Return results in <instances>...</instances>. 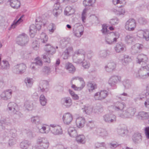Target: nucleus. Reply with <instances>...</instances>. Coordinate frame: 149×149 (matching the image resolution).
<instances>
[{
	"mask_svg": "<svg viewBox=\"0 0 149 149\" xmlns=\"http://www.w3.org/2000/svg\"><path fill=\"white\" fill-rule=\"evenodd\" d=\"M137 59V62L142 66L139 69L138 74H134L135 76L143 79L148 78L149 77V68L147 64L148 59L147 56L143 54H139Z\"/></svg>",
	"mask_w": 149,
	"mask_h": 149,
	"instance_id": "obj_1",
	"label": "nucleus"
},
{
	"mask_svg": "<svg viewBox=\"0 0 149 149\" xmlns=\"http://www.w3.org/2000/svg\"><path fill=\"white\" fill-rule=\"evenodd\" d=\"M135 112V109L132 107L124 108V109L119 111L118 115L123 118H130L134 116Z\"/></svg>",
	"mask_w": 149,
	"mask_h": 149,
	"instance_id": "obj_2",
	"label": "nucleus"
},
{
	"mask_svg": "<svg viewBox=\"0 0 149 149\" xmlns=\"http://www.w3.org/2000/svg\"><path fill=\"white\" fill-rule=\"evenodd\" d=\"M36 144L40 149H47L49 146L48 140L45 137H38L36 140Z\"/></svg>",
	"mask_w": 149,
	"mask_h": 149,
	"instance_id": "obj_3",
	"label": "nucleus"
},
{
	"mask_svg": "<svg viewBox=\"0 0 149 149\" xmlns=\"http://www.w3.org/2000/svg\"><path fill=\"white\" fill-rule=\"evenodd\" d=\"M29 41V38L27 35L24 33H22L19 35L17 39V43L21 46L26 45Z\"/></svg>",
	"mask_w": 149,
	"mask_h": 149,
	"instance_id": "obj_4",
	"label": "nucleus"
},
{
	"mask_svg": "<svg viewBox=\"0 0 149 149\" xmlns=\"http://www.w3.org/2000/svg\"><path fill=\"white\" fill-rule=\"evenodd\" d=\"M121 77L118 75H113L109 78L108 84L113 88L116 87V84L121 81Z\"/></svg>",
	"mask_w": 149,
	"mask_h": 149,
	"instance_id": "obj_5",
	"label": "nucleus"
},
{
	"mask_svg": "<svg viewBox=\"0 0 149 149\" xmlns=\"http://www.w3.org/2000/svg\"><path fill=\"white\" fill-rule=\"evenodd\" d=\"M49 130L54 135H59L62 134V130L61 127L56 124H50Z\"/></svg>",
	"mask_w": 149,
	"mask_h": 149,
	"instance_id": "obj_6",
	"label": "nucleus"
},
{
	"mask_svg": "<svg viewBox=\"0 0 149 149\" xmlns=\"http://www.w3.org/2000/svg\"><path fill=\"white\" fill-rule=\"evenodd\" d=\"M84 28L83 26L79 23L74 25L73 31L75 35L78 37H80L83 34Z\"/></svg>",
	"mask_w": 149,
	"mask_h": 149,
	"instance_id": "obj_7",
	"label": "nucleus"
},
{
	"mask_svg": "<svg viewBox=\"0 0 149 149\" xmlns=\"http://www.w3.org/2000/svg\"><path fill=\"white\" fill-rule=\"evenodd\" d=\"M8 108L9 110L14 115H19L20 112L17 104L14 102H10L8 105Z\"/></svg>",
	"mask_w": 149,
	"mask_h": 149,
	"instance_id": "obj_8",
	"label": "nucleus"
},
{
	"mask_svg": "<svg viewBox=\"0 0 149 149\" xmlns=\"http://www.w3.org/2000/svg\"><path fill=\"white\" fill-rule=\"evenodd\" d=\"M26 68V65L21 63L15 65L13 68V71L16 74H22L24 72Z\"/></svg>",
	"mask_w": 149,
	"mask_h": 149,
	"instance_id": "obj_9",
	"label": "nucleus"
},
{
	"mask_svg": "<svg viewBox=\"0 0 149 149\" xmlns=\"http://www.w3.org/2000/svg\"><path fill=\"white\" fill-rule=\"evenodd\" d=\"M108 95V92L105 90H101L95 94L94 98L95 100H102L104 99Z\"/></svg>",
	"mask_w": 149,
	"mask_h": 149,
	"instance_id": "obj_10",
	"label": "nucleus"
},
{
	"mask_svg": "<svg viewBox=\"0 0 149 149\" xmlns=\"http://www.w3.org/2000/svg\"><path fill=\"white\" fill-rule=\"evenodd\" d=\"M136 25L135 20L132 18L130 19L125 23V29L128 31H133L136 27Z\"/></svg>",
	"mask_w": 149,
	"mask_h": 149,
	"instance_id": "obj_11",
	"label": "nucleus"
},
{
	"mask_svg": "<svg viewBox=\"0 0 149 149\" xmlns=\"http://www.w3.org/2000/svg\"><path fill=\"white\" fill-rule=\"evenodd\" d=\"M94 133L95 134L101 136L103 138H105L109 135L108 132L103 129L93 128Z\"/></svg>",
	"mask_w": 149,
	"mask_h": 149,
	"instance_id": "obj_12",
	"label": "nucleus"
},
{
	"mask_svg": "<svg viewBox=\"0 0 149 149\" xmlns=\"http://www.w3.org/2000/svg\"><path fill=\"white\" fill-rule=\"evenodd\" d=\"M73 119V116L70 113L67 112L63 114L62 120L64 123L66 125L70 124Z\"/></svg>",
	"mask_w": 149,
	"mask_h": 149,
	"instance_id": "obj_13",
	"label": "nucleus"
},
{
	"mask_svg": "<svg viewBox=\"0 0 149 149\" xmlns=\"http://www.w3.org/2000/svg\"><path fill=\"white\" fill-rule=\"evenodd\" d=\"M61 103L63 107L68 108L72 105V100L70 97H65L61 99Z\"/></svg>",
	"mask_w": 149,
	"mask_h": 149,
	"instance_id": "obj_14",
	"label": "nucleus"
},
{
	"mask_svg": "<svg viewBox=\"0 0 149 149\" xmlns=\"http://www.w3.org/2000/svg\"><path fill=\"white\" fill-rule=\"evenodd\" d=\"M104 121L108 123H115L116 120V116L112 114H107L103 116Z\"/></svg>",
	"mask_w": 149,
	"mask_h": 149,
	"instance_id": "obj_15",
	"label": "nucleus"
},
{
	"mask_svg": "<svg viewBox=\"0 0 149 149\" xmlns=\"http://www.w3.org/2000/svg\"><path fill=\"white\" fill-rule=\"evenodd\" d=\"M137 36L144 39L146 41L149 40V30H140L137 33Z\"/></svg>",
	"mask_w": 149,
	"mask_h": 149,
	"instance_id": "obj_16",
	"label": "nucleus"
},
{
	"mask_svg": "<svg viewBox=\"0 0 149 149\" xmlns=\"http://www.w3.org/2000/svg\"><path fill=\"white\" fill-rule=\"evenodd\" d=\"M35 103L33 101L26 100L24 103V106L25 109L28 111H31L35 109Z\"/></svg>",
	"mask_w": 149,
	"mask_h": 149,
	"instance_id": "obj_17",
	"label": "nucleus"
},
{
	"mask_svg": "<svg viewBox=\"0 0 149 149\" xmlns=\"http://www.w3.org/2000/svg\"><path fill=\"white\" fill-rule=\"evenodd\" d=\"M125 107V104L123 102H116L114 105L111 106L109 107V109H113L114 110L120 111L124 109Z\"/></svg>",
	"mask_w": 149,
	"mask_h": 149,
	"instance_id": "obj_18",
	"label": "nucleus"
},
{
	"mask_svg": "<svg viewBox=\"0 0 149 149\" xmlns=\"http://www.w3.org/2000/svg\"><path fill=\"white\" fill-rule=\"evenodd\" d=\"M40 88L42 92L47 93L49 91L48 82L46 80L41 81L40 84Z\"/></svg>",
	"mask_w": 149,
	"mask_h": 149,
	"instance_id": "obj_19",
	"label": "nucleus"
},
{
	"mask_svg": "<svg viewBox=\"0 0 149 149\" xmlns=\"http://www.w3.org/2000/svg\"><path fill=\"white\" fill-rule=\"evenodd\" d=\"M116 65L114 62H110L105 65L104 68L105 70L107 72H111L115 70Z\"/></svg>",
	"mask_w": 149,
	"mask_h": 149,
	"instance_id": "obj_20",
	"label": "nucleus"
},
{
	"mask_svg": "<svg viewBox=\"0 0 149 149\" xmlns=\"http://www.w3.org/2000/svg\"><path fill=\"white\" fill-rule=\"evenodd\" d=\"M114 49L116 52L120 53L125 51L126 48L125 45L122 43H116L114 47Z\"/></svg>",
	"mask_w": 149,
	"mask_h": 149,
	"instance_id": "obj_21",
	"label": "nucleus"
},
{
	"mask_svg": "<svg viewBox=\"0 0 149 149\" xmlns=\"http://www.w3.org/2000/svg\"><path fill=\"white\" fill-rule=\"evenodd\" d=\"M31 122L36 126H38L40 125H42V118L39 116H32L31 118Z\"/></svg>",
	"mask_w": 149,
	"mask_h": 149,
	"instance_id": "obj_22",
	"label": "nucleus"
},
{
	"mask_svg": "<svg viewBox=\"0 0 149 149\" xmlns=\"http://www.w3.org/2000/svg\"><path fill=\"white\" fill-rule=\"evenodd\" d=\"M85 122V120L84 118L82 117H78L76 119V125L79 128H82L84 126Z\"/></svg>",
	"mask_w": 149,
	"mask_h": 149,
	"instance_id": "obj_23",
	"label": "nucleus"
},
{
	"mask_svg": "<svg viewBox=\"0 0 149 149\" xmlns=\"http://www.w3.org/2000/svg\"><path fill=\"white\" fill-rule=\"evenodd\" d=\"M109 35L113 44L117 42V39L120 36L119 33L116 32L110 33Z\"/></svg>",
	"mask_w": 149,
	"mask_h": 149,
	"instance_id": "obj_24",
	"label": "nucleus"
},
{
	"mask_svg": "<svg viewBox=\"0 0 149 149\" xmlns=\"http://www.w3.org/2000/svg\"><path fill=\"white\" fill-rule=\"evenodd\" d=\"M12 93V91L11 90H7L1 93V97L3 100H7L11 98Z\"/></svg>",
	"mask_w": 149,
	"mask_h": 149,
	"instance_id": "obj_25",
	"label": "nucleus"
},
{
	"mask_svg": "<svg viewBox=\"0 0 149 149\" xmlns=\"http://www.w3.org/2000/svg\"><path fill=\"white\" fill-rule=\"evenodd\" d=\"M76 63L79 64L82 63L83 67L85 69L88 68L90 66L89 62L85 60V59L83 60V59L79 58L77 60Z\"/></svg>",
	"mask_w": 149,
	"mask_h": 149,
	"instance_id": "obj_26",
	"label": "nucleus"
},
{
	"mask_svg": "<svg viewBox=\"0 0 149 149\" xmlns=\"http://www.w3.org/2000/svg\"><path fill=\"white\" fill-rule=\"evenodd\" d=\"M65 69L70 73L73 74L76 71V69L74 66L71 63H68L65 64Z\"/></svg>",
	"mask_w": 149,
	"mask_h": 149,
	"instance_id": "obj_27",
	"label": "nucleus"
},
{
	"mask_svg": "<svg viewBox=\"0 0 149 149\" xmlns=\"http://www.w3.org/2000/svg\"><path fill=\"white\" fill-rule=\"evenodd\" d=\"M54 6H56V8L53 9L52 13L55 17H57L62 12L61 9L59 8V5L58 3H56L54 5Z\"/></svg>",
	"mask_w": 149,
	"mask_h": 149,
	"instance_id": "obj_28",
	"label": "nucleus"
},
{
	"mask_svg": "<svg viewBox=\"0 0 149 149\" xmlns=\"http://www.w3.org/2000/svg\"><path fill=\"white\" fill-rule=\"evenodd\" d=\"M149 95V87H147V91L141 93L137 97L134 99V100L136 102L138 100H142L145 96Z\"/></svg>",
	"mask_w": 149,
	"mask_h": 149,
	"instance_id": "obj_29",
	"label": "nucleus"
},
{
	"mask_svg": "<svg viewBox=\"0 0 149 149\" xmlns=\"http://www.w3.org/2000/svg\"><path fill=\"white\" fill-rule=\"evenodd\" d=\"M47 125L45 124H42L41 125V127H40L39 125L37 127L38 129L39 132L42 134H47L50 131L49 130V127L48 128V129L47 130Z\"/></svg>",
	"mask_w": 149,
	"mask_h": 149,
	"instance_id": "obj_30",
	"label": "nucleus"
},
{
	"mask_svg": "<svg viewBox=\"0 0 149 149\" xmlns=\"http://www.w3.org/2000/svg\"><path fill=\"white\" fill-rule=\"evenodd\" d=\"M138 117L141 120H147L149 118V112H147L144 111L140 112L138 114Z\"/></svg>",
	"mask_w": 149,
	"mask_h": 149,
	"instance_id": "obj_31",
	"label": "nucleus"
},
{
	"mask_svg": "<svg viewBox=\"0 0 149 149\" xmlns=\"http://www.w3.org/2000/svg\"><path fill=\"white\" fill-rule=\"evenodd\" d=\"M76 140L80 144H84L86 142L85 136L82 134L79 135L76 137Z\"/></svg>",
	"mask_w": 149,
	"mask_h": 149,
	"instance_id": "obj_32",
	"label": "nucleus"
},
{
	"mask_svg": "<svg viewBox=\"0 0 149 149\" xmlns=\"http://www.w3.org/2000/svg\"><path fill=\"white\" fill-rule=\"evenodd\" d=\"M109 52L108 50H102L99 51L98 53V56L101 58H106L109 55Z\"/></svg>",
	"mask_w": 149,
	"mask_h": 149,
	"instance_id": "obj_33",
	"label": "nucleus"
},
{
	"mask_svg": "<svg viewBox=\"0 0 149 149\" xmlns=\"http://www.w3.org/2000/svg\"><path fill=\"white\" fill-rule=\"evenodd\" d=\"M45 51L50 54H52L55 52V49L49 44H47L45 45Z\"/></svg>",
	"mask_w": 149,
	"mask_h": 149,
	"instance_id": "obj_34",
	"label": "nucleus"
},
{
	"mask_svg": "<svg viewBox=\"0 0 149 149\" xmlns=\"http://www.w3.org/2000/svg\"><path fill=\"white\" fill-rule=\"evenodd\" d=\"M10 4L11 6L14 8H17L20 6V2L18 0H10Z\"/></svg>",
	"mask_w": 149,
	"mask_h": 149,
	"instance_id": "obj_35",
	"label": "nucleus"
},
{
	"mask_svg": "<svg viewBox=\"0 0 149 149\" xmlns=\"http://www.w3.org/2000/svg\"><path fill=\"white\" fill-rule=\"evenodd\" d=\"M87 89L90 92L96 89L97 88L96 84L93 82L90 81L87 84Z\"/></svg>",
	"mask_w": 149,
	"mask_h": 149,
	"instance_id": "obj_36",
	"label": "nucleus"
},
{
	"mask_svg": "<svg viewBox=\"0 0 149 149\" xmlns=\"http://www.w3.org/2000/svg\"><path fill=\"white\" fill-rule=\"evenodd\" d=\"M75 54L77 55L80 56L81 59L84 60L86 55L85 51L83 49H80L76 50L74 52Z\"/></svg>",
	"mask_w": 149,
	"mask_h": 149,
	"instance_id": "obj_37",
	"label": "nucleus"
},
{
	"mask_svg": "<svg viewBox=\"0 0 149 149\" xmlns=\"http://www.w3.org/2000/svg\"><path fill=\"white\" fill-rule=\"evenodd\" d=\"M132 139L133 141L136 143L140 142L142 141V137L140 133L135 134L133 136Z\"/></svg>",
	"mask_w": 149,
	"mask_h": 149,
	"instance_id": "obj_38",
	"label": "nucleus"
},
{
	"mask_svg": "<svg viewBox=\"0 0 149 149\" xmlns=\"http://www.w3.org/2000/svg\"><path fill=\"white\" fill-rule=\"evenodd\" d=\"M30 143L27 140H24L20 144V148L22 149H28V147L31 145Z\"/></svg>",
	"mask_w": 149,
	"mask_h": 149,
	"instance_id": "obj_39",
	"label": "nucleus"
},
{
	"mask_svg": "<svg viewBox=\"0 0 149 149\" xmlns=\"http://www.w3.org/2000/svg\"><path fill=\"white\" fill-rule=\"evenodd\" d=\"M23 17V16H22L17 20H14L13 23L11 25L10 29H14L15 28L17 25L22 22L23 21V20L22 19V18Z\"/></svg>",
	"mask_w": 149,
	"mask_h": 149,
	"instance_id": "obj_40",
	"label": "nucleus"
},
{
	"mask_svg": "<svg viewBox=\"0 0 149 149\" xmlns=\"http://www.w3.org/2000/svg\"><path fill=\"white\" fill-rule=\"evenodd\" d=\"M29 31L30 36L33 38L37 31L36 25L33 24L31 25L29 28Z\"/></svg>",
	"mask_w": 149,
	"mask_h": 149,
	"instance_id": "obj_41",
	"label": "nucleus"
},
{
	"mask_svg": "<svg viewBox=\"0 0 149 149\" xmlns=\"http://www.w3.org/2000/svg\"><path fill=\"white\" fill-rule=\"evenodd\" d=\"M135 40V38L132 35H128L125 37V40L128 43H131Z\"/></svg>",
	"mask_w": 149,
	"mask_h": 149,
	"instance_id": "obj_42",
	"label": "nucleus"
},
{
	"mask_svg": "<svg viewBox=\"0 0 149 149\" xmlns=\"http://www.w3.org/2000/svg\"><path fill=\"white\" fill-rule=\"evenodd\" d=\"M74 13V9L70 6L67 7L65 10V14L67 15H70Z\"/></svg>",
	"mask_w": 149,
	"mask_h": 149,
	"instance_id": "obj_43",
	"label": "nucleus"
},
{
	"mask_svg": "<svg viewBox=\"0 0 149 149\" xmlns=\"http://www.w3.org/2000/svg\"><path fill=\"white\" fill-rule=\"evenodd\" d=\"M96 1V0H84L83 3L85 6H93Z\"/></svg>",
	"mask_w": 149,
	"mask_h": 149,
	"instance_id": "obj_44",
	"label": "nucleus"
},
{
	"mask_svg": "<svg viewBox=\"0 0 149 149\" xmlns=\"http://www.w3.org/2000/svg\"><path fill=\"white\" fill-rule=\"evenodd\" d=\"M39 102L42 106H45L47 102V99L43 94H41L39 97Z\"/></svg>",
	"mask_w": 149,
	"mask_h": 149,
	"instance_id": "obj_45",
	"label": "nucleus"
},
{
	"mask_svg": "<svg viewBox=\"0 0 149 149\" xmlns=\"http://www.w3.org/2000/svg\"><path fill=\"white\" fill-rule=\"evenodd\" d=\"M82 110L86 114H90L92 112L93 107L90 106L85 105L84 106V107L82 108Z\"/></svg>",
	"mask_w": 149,
	"mask_h": 149,
	"instance_id": "obj_46",
	"label": "nucleus"
},
{
	"mask_svg": "<svg viewBox=\"0 0 149 149\" xmlns=\"http://www.w3.org/2000/svg\"><path fill=\"white\" fill-rule=\"evenodd\" d=\"M123 83L125 88L127 89L130 88L132 84V82L128 79L124 80L123 82Z\"/></svg>",
	"mask_w": 149,
	"mask_h": 149,
	"instance_id": "obj_47",
	"label": "nucleus"
},
{
	"mask_svg": "<svg viewBox=\"0 0 149 149\" xmlns=\"http://www.w3.org/2000/svg\"><path fill=\"white\" fill-rule=\"evenodd\" d=\"M40 39L42 43H45L47 42L48 38L46 33H42L40 35Z\"/></svg>",
	"mask_w": 149,
	"mask_h": 149,
	"instance_id": "obj_48",
	"label": "nucleus"
},
{
	"mask_svg": "<svg viewBox=\"0 0 149 149\" xmlns=\"http://www.w3.org/2000/svg\"><path fill=\"white\" fill-rule=\"evenodd\" d=\"M127 132V128L125 127H122L118 128L117 130V132L118 134L121 136H123Z\"/></svg>",
	"mask_w": 149,
	"mask_h": 149,
	"instance_id": "obj_49",
	"label": "nucleus"
},
{
	"mask_svg": "<svg viewBox=\"0 0 149 149\" xmlns=\"http://www.w3.org/2000/svg\"><path fill=\"white\" fill-rule=\"evenodd\" d=\"M125 0H113L112 2L113 3L114 5L120 4V5L117 6L118 7H122L124 6L126 3Z\"/></svg>",
	"mask_w": 149,
	"mask_h": 149,
	"instance_id": "obj_50",
	"label": "nucleus"
},
{
	"mask_svg": "<svg viewBox=\"0 0 149 149\" xmlns=\"http://www.w3.org/2000/svg\"><path fill=\"white\" fill-rule=\"evenodd\" d=\"M25 83L26 84L27 87L28 88H30L32 86L33 81L31 78H26L24 80Z\"/></svg>",
	"mask_w": 149,
	"mask_h": 149,
	"instance_id": "obj_51",
	"label": "nucleus"
},
{
	"mask_svg": "<svg viewBox=\"0 0 149 149\" xmlns=\"http://www.w3.org/2000/svg\"><path fill=\"white\" fill-rule=\"evenodd\" d=\"M143 47L142 45L136 43L135 45L132 47V49L133 50H135L136 52L137 53L140 49H141Z\"/></svg>",
	"mask_w": 149,
	"mask_h": 149,
	"instance_id": "obj_52",
	"label": "nucleus"
},
{
	"mask_svg": "<svg viewBox=\"0 0 149 149\" xmlns=\"http://www.w3.org/2000/svg\"><path fill=\"white\" fill-rule=\"evenodd\" d=\"M56 27L55 24L53 23H51L48 26V30L49 33L52 34L53 33L56 29Z\"/></svg>",
	"mask_w": 149,
	"mask_h": 149,
	"instance_id": "obj_53",
	"label": "nucleus"
},
{
	"mask_svg": "<svg viewBox=\"0 0 149 149\" xmlns=\"http://www.w3.org/2000/svg\"><path fill=\"white\" fill-rule=\"evenodd\" d=\"M132 59L131 57L127 55H125L124 56V59L122 60V62L123 63H124L126 64L129 62L132 61Z\"/></svg>",
	"mask_w": 149,
	"mask_h": 149,
	"instance_id": "obj_54",
	"label": "nucleus"
},
{
	"mask_svg": "<svg viewBox=\"0 0 149 149\" xmlns=\"http://www.w3.org/2000/svg\"><path fill=\"white\" fill-rule=\"evenodd\" d=\"M88 11V9L86 8L83 10L81 14V19L82 21L85 22L86 18V13Z\"/></svg>",
	"mask_w": 149,
	"mask_h": 149,
	"instance_id": "obj_55",
	"label": "nucleus"
},
{
	"mask_svg": "<svg viewBox=\"0 0 149 149\" xmlns=\"http://www.w3.org/2000/svg\"><path fill=\"white\" fill-rule=\"evenodd\" d=\"M101 31L102 33L106 35H108L109 34V30L107 29V26L105 25H103L102 26V29L101 30Z\"/></svg>",
	"mask_w": 149,
	"mask_h": 149,
	"instance_id": "obj_56",
	"label": "nucleus"
},
{
	"mask_svg": "<svg viewBox=\"0 0 149 149\" xmlns=\"http://www.w3.org/2000/svg\"><path fill=\"white\" fill-rule=\"evenodd\" d=\"M69 91L70 94L71 95L72 97L73 100H78L79 99V96L78 95H77L75 94L73 91L71 90H69Z\"/></svg>",
	"mask_w": 149,
	"mask_h": 149,
	"instance_id": "obj_57",
	"label": "nucleus"
},
{
	"mask_svg": "<svg viewBox=\"0 0 149 149\" xmlns=\"http://www.w3.org/2000/svg\"><path fill=\"white\" fill-rule=\"evenodd\" d=\"M51 70L50 67L45 66L43 68L42 72L45 74H48L51 72Z\"/></svg>",
	"mask_w": 149,
	"mask_h": 149,
	"instance_id": "obj_58",
	"label": "nucleus"
},
{
	"mask_svg": "<svg viewBox=\"0 0 149 149\" xmlns=\"http://www.w3.org/2000/svg\"><path fill=\"white\" fill-rule=\"evenodd\" d=\"M108 145L111 149H115L119 146V144L116 142H112L109 143Z\"/></svg>",
	"mask_w": 149,
	"mask_h": 149,
	"instance_id": "obj_59",
	"label": "nucleus"
},
{
	"mask_svg": "<svg viewBox=\"0 0 149 149\" xmlns=\"http://www.w3.org/2000/svg\"><path fill=\"white\" fill-rule=\"evenodd\" d=\"M95 146L96 148H102L106 147V145L104 142H96L95 144Z\"/></svg>",
	"mask_w": 149,
	"mask_h": 149,
	"instance_id": "obj_60",
	"label": "nucleus"
},
{
	"mask_svg": "<svg viewBox=\"0 0 149 149\" xmlns=\"http://www.w3.org/2000/svg\"><path fill=\"white\" fill-rule=\"evenodd\" d=\"M35 62L33 63V64H35L36 65H38L40 66H42V62L40 58L39 57H37L35 59Z\"/></svg>",
	"mask_w": 149,
	"mask_h": 149,
	"instance_id": "obj_61",
	"label": "nucleus"
},
{
	"mask_svg": "<svg viewBox=\"0 0 149 149\" xmlns=\"http://www.w3.org/2000/svg\"><path fill=\"white\" fill-rule=\"evenodd\" d=\"M128 96V95L127 93H123L119 94L118 95L117 97L122 100H126V97Z\"/></svg>",
	"mask_w": 149,
	"mask_h": 149,
	"instance_id": "obj_62",
	"label": "nucleus"
},
{
	"mask_svg": "<svg viewBox=\"0 0 149 149\" xmlns=\"http://www.w3.org/2000/svg\"><path fill=\"white\" fill-rule=\"evenodd\" d=\"M27 54V53L25 51H21L18 54V57L22 58H24Z\"/></svg>",
	"mask_w": 149,
	"mask_h": 149,
	"instance_id": "obj_63",
	"label": "nucleus"
},
{
	"mask_svg": "<svg viewBox=\"0 0 149 149\" xmlns=\"http://www.w3.org/2000/svg\"><path fill=\"white\" fill-rule=\"evenodd\" d=\"M109 22L111 25H115L119 23V20L118 18H115L111 19Z\"/></svg>",
	"mask_w": 149,
	"mask_h": 149,
	"instance_id": "obj_64",
	"label": "nucleus"
}]
</instances>
